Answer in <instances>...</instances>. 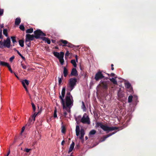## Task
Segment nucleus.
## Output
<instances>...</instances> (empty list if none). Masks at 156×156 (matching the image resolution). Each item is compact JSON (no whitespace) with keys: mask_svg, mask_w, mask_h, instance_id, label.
<instances>
[{"mask_svg":"<svg viewBox=\"0 0 156 156\" xmlns=\"http://www.w3.org/2000/svg\"><path fill=\"white\" fill-rule=\"evenodd\" d=\"M66 91V87L62 88L61 94L59 96L60 99V102L62 105L63 108L65 109L68 112H70L71 107L73 105V97L70 92H67L65 98V101L64 99Z\"/></svg>","mask_w":156,"mask_h":156,"instance_id":"1","label":"nucleus"},{"mask_svg":"<svg viewBox=\"0 0 156 156\" xmlns=\"http://www.w3.org/2000/svg\"><path fill=\"white\" fill-rule=\"evenodd\" d=\"M109 78L108 77H105L100 82V84L97 86L98 87H100L101 90L105 92L108 90V86L111 83L110 81L108 80Z\"/></svg>","mask_w":156,"mask_h":156,"instance_id":"2","label":"nucleus"},{"mask_svg":"<svg viewBox=\"0 0 156 156\" xmlns=\"http://www.w3.org/2000/svg\"><path fill=\"white\" fill-rule=\"evenodd\" d=\"M96 125L97 127L99 126L104 131H106L107 133H109V131L117 129L119 128L118 127H111L104 125L101 122H97Z\"/></svg>","mask_w":156,"mask_h":156,"instance_id":"3","label":"nucleus"},{"mask_svg":"<svg viewBox=\"0 0 156 156\" xmlns=\"http://www.w3.org/2000/svg\"><path fill=\"white\" fill-rule=\"evenodd\" d=\"M11 45V41L9 37L7 38L6 40H4L3 42L2 41H0V48H10Z\"/></svg>","mask_w":156,"mask_h":156,"instance_id":"4","label":"nucleus"},{"mask_svg":"<svg viewBox=\"0 0 156 156\" xmlns=\"http://www.w3.org/2000/svg\"><path fill=\"white\" fill-rule=\"evenodd\" d=\"M77 82V79L75 78H70L69 80L68 85L69 87L70 90H72L74 88L75 86L76 85V83Z\"/></svg>","mask_w":156,"mask_h":156,"instance_id":"5","label":"nucleus"},{"mask_svg":"<svg viewBox=\"0 0 156 156\" xmlns=\"http://www.w3.org/2000/svg\"><path fill=\"white\" fill-rule=\"evenodd\" d=\"M34 34L35 38L37 39H41V37H43L42 36H46V34L43 33L40 29L34 31Z\"/></svg>","mask_w":156,"mask_h":156,"instance_id":"6","label":"nucleus"},{"mask_svg":"<svg viewBox=\"0 0 156 156\" xmlns=\"http://www.w3.org/2000/svg\"><path fill=\"white\" fill-rule=\"evenodd\" d=\"M104 78V76L100 70L98 71L95 74L94 79L96 81H98Z\"/></svg>","mask_w":156,"mask_h":156,"instance_id":"7","label":"nucleus"},{"mask_svg":"<svg viewBox=\"0 0 156 156\" xmlns=\"http://www.w3.org/2000/svg\"><path fill=\"white\" fill-rule=\"evenodd\" d=\"M138 97L136 95H129L128 97V102L129 103L133 101L134 104H136L138 102Z\"/></svg>","mask_w":156,"mask_h":156,"instance_id":"8","label":"nucleus"},{"mask_svg":"<svg viewBox=\"0 0 156 156\" xmlns=\"http://www.w3.org/2000/svg\"><path fill=\"white\" fill-rule=\"evenodd\" d=\"M80 122H81L83 124L87 123V124H90V121L89 118L88 116L86 115V114H84L82 118H81L80 120Z\"/></svg>","mask_w":156,"mask_h":156,"instance_id":"9","label":"nucleus"},{"mask_svg":"<svg viewBox=\"0 0 156 156\" xmlns=\"http://www.w3.org/2000/svg\"><path fill=\"white\" fill-rule=\"evenodd\" d=\"M34 35L27 34L26 35L25 42L27 43L28 42H30V41L34 40Z\"/></svg>","mask_w":156,"mask_h":156,"instance_id":"10","label":"nucleus"},{"mask_svg":"<svg viewBox=\"0 0 156 156\" xmlns=\"http://www.w3.org/2000/svg\"><path fill=\"white\" fill-rule=\"evenodd\" d=\"M22 83L24 87V88L25 89L27 93H28V90L27 88V86L26 85V84L28 86L29 84V81L25 79L23 80L22 82Z\"/></svg>","mask_w":156,"mask_h":156,"instance_id":"11","label":"nucleus"},{"mask_svg":"<svg viewBox=\"0 0 156 156\" xmlns=\"http://www.w3.org/2000/svg\"><path fill=\"white\" fill-rule=\"evenodd\" d=\"M68 43V41H67L61 39L59 41L58 44L60 46L65 47L66 46Z\"/></svg>","mask_w":156,"mask_h":156,"instance_id":"12","label":"nucleus"},{"mask_svg":"<svg viewBox=\"0 0 156 156\" xmlns=\"http://www.w3.org/2000/svg\"><path fill=\"white\" fill-rule=\"evenodd\" d=\"M118 99L119 101H122L124 99V94L120 90L118 92Z\"/></svg>","mask_w":156,"mask_h":156,"instance_id":"13","label":"nucleus"},{"mask_svg":"<svg viewBox=\"0 0 156 156\" xmlns=\"http://www.w3.org/2000/svg\"><path fill=\"white\" fill-rule=\"evenodd\" d=\"M78 75V73L76 69L75 68H73L70 74V76H77Z\"/></svg>","mask_w":156,"mask_h":156,"instance_id":"14","label":"nucleus"},{"mask_svg":"<svg viewBox=\"0 0 156 156\" xmlns=\"http://www.w3.org/2000/svg\"><path fill=\"white\" fill-rule=\"evenodd\" d=\"M64 55V52H61L60 57L59 58H58V59H59V62H60L61 65H62L63 64L64 62V60L63 59Z\"/></svg>","mask_w":156,"mask_h":156,"instance_id":"15","label":"nucleus"},{"mask_svg":"<svg viewBox=\"0 0 156 156\" xmlns=\"http://www.w3.org/2000/svg\"><path fill=\"white\" fill-rule=\"evenodd\" d=\"M116 132L115 131L112 133H110L106 136H104L103 139H102L101 140V142L104 141L107 138L114 134Z\"/></svg>","mask_w":156,"mask_h":156,"instance_id":"16","label":"nucleus"},{"mask_svg":"<svg viewBox=\"0 0 156 156\" xmlns=\"http://www.w3.org/2000/svg\"><path fill=\"white\" fill-rule=\"evenodd\" d=\"M80 136L79 137V138L81 140H84V136L85 134V132L84 130L82 128L80 129Z\"/></svg>","mask_w":156,"mask_h":156,"instance_id":"17","label":"nucleus"},{"mask_svg":"<svg viewBox=\"0 0 156 156\" xmlns=\"http://www.w3.org/2000/svg\"><path fill=\"white\" fill-rule=\"evenodd\" d=\"M41 39H42L43 41L47 42L48 44H50L51 43V41L50 40L48 37H41Z\"/></svg>","mask_w":156,"mask_h":156,"instance_id":"18","label":"nucleus"},{"mask_svg":"<svg viewBox=\"0 0 156 156\" xmlns=\"http://www.w3.org/2000/svg\"><path fill=\"white\" fill-rule=\"evenodd\" d=\"M75 145L74 142H73L70 146V147L68 151V153L71 152L73 150Z\"/></svg>","mask_w":156,"mask_h":156,"instance_id":"19","label":"nucleus"},{"mask_svg":"<svg viewBox=\"0 0 156 156\" xmlns=\"http://www.w3.org/2000/svg\"><path fill=\"white\" fill-rule=\"evenodd\" d=\"M80 131L79 126L78 125H77L76 129V135L77 136H79Z\"/></svg>","mask_w":156,"mask_h":156,"instance_id":"20","label":"nucleus"},{"mask_svg":"<svg viewBox=\"0 0 156 156\" xmlns=\"http://www.w3.org/2000/svg\"><path fill=\"white\" fill-rule=\"evenodd\" d=\"M63 75L65 77H66L68 74V70L66 67L63 68Z\"/></svg>","mask_w":156,"mask_h":156,"instance_id":"21","label":"nucleus"},{"mask_svg":"<svg viewBox=\"0 0 156 156\" xmlns=\"http://www.w3.org/2000/svg\"><path fill=\"white\" fill-rule=\"evenodd\" d=\"M21 22V19L20 18H17L15 20V23L16 25H19Z\"/></svg>","mask_w":156,"mask_h":156,"instance_id":"22","label":"nucleus"},{"mask_svg":"<svg viewBox=\"0 0 156 156\" xmlns=\"http://www.w3.org/2000/svg\"><path fill=\"white\" fill-rule=\"evenodd\" d=\"M128 89H129V92H132L133 88L131 87V84L128 82H127V91H128Z\"/></svg>","mask_w":156,"mask_h":156,"instance_id":"23","label":"nucleus"},{"mask_svg":"<svg viewBox=\"0 0 156 156\" xmlns=\"http://www.w3.org/2000/svg\"><path fill=\"white\" fill-rule=\"evenodd\" d=\"M53 54L54 55L58 58L60 57V53H59V52L54 51L53 52Z\"/></svg>","mask_w":156,"mask_h":156,"instance_id":"24","label":"nucleus"},{"mask_svg":"<svg viewBox=\"0 0 156 156\" xmlns=\"http://www.w3.org/2000/svg\"><path fill=\"white\" fill-rule=\"evenodd\" d=\"M12 39V42L13 43V46H14V44L17 42L16 40V37L15 36H12L11 37Z\"/></svg>","mask_w":156,"mask_h":156,"instance_id":"25","label":"nucleus"},{"mask_svg":"<svg viewBox=\"0 0 156 156\" xmlns=\"http://www.w3.org/2000/svg\"><path fill=\"white\" fill-rule=\"evenodd\" d=\"M8 63L0 61V66H8Z\"/></svg>","mask_w":156,"mask_h":156,"instance_id":"26","label":"nucleus"},{"mask_svg":"<svg viewBox=\"0 0 156 156\" xmlns=\"http://www.w3.org/2000/svg\"><path fill=\"white\" fill-rule=\"evenodd\" d=\"M109 80L115 84H117V81L114 78H109Z\"/></svg>","mask_w":156,"mask_h":156,"instance_id":"27","label":"nucleus"},{"mask_svg":"<svg viewBox=\"0 0 156 156\" xmlns=\"http://www.w3.org/2000/svg\"><path fill=\"white\" fill-rule=\"evenodd\" d=\"M19 44L20 45L21 47H23L24 46V41L23 40H20L19 41Z\"/></svg>","mask_w":156,"mask_h":156,"instance_id":"28","label":"nucleus"},{"mask_svg":"<svg viewBox=\"0 0 156 156\" xmlns=\"http://www.w3.org/2000/svg\"><path fill=\"white\" fill-rule=\"evenodd\" d=\"M33 31V29L32 28H29L26 30V33H31Z\"/></svg>","mask_w":156,"mask_h":156,"instance_id":"29","label":"nucleus"},{"mask_svg":"<svg viewBox=\"0 0 156 156\" xmlns=\"http://www.w3.org/2000/svg\"><path fill=\"white\" fill-rule=\"evenodd\" d=\"M71 63L73 65V66L76 67V61L74 59H72L71 61Z\"/></svg>","mask_w":156,"mask_h":156,"instance_id":"30","label":"nucleus"},{"mask_svg":"<svg viewBox=\"0 0 156 156\" xmlns=\"http://www.w3.org/2000/svg\"><path fill=\"white\" fill-rule=\"evenodd\" d=\"M66 46H67L69 48H73L74 47V45L68 42V43L67 44Z\"/></svg>","mask_w":156,"mask_h":156,"instance_id":"31","label":"nucleus"},{"mask_svg":"<svg viewBox=\"0 0 156 156\" xmlns=\"http://www.w3.org/2000/svg\"><path fill=\"white\" fill-rule=\"evenodd\" d=\"M3 34L6 37H8V34L7 33V29H4L3 30Z\"/></svg>","mask_w":156,"mask_h":156,"instance_id":"32","label":"nucleus"},{"mask_svg":"<svg viewBox=\"0 0 156 156\" xmlns=\"http://www.w3.org/2000/svg\"><path fill=\"white\" fill-rule=\"evenodd\" d=\"M96 132V131L95 130L93 129L90 131L89 134L90 135H93L95 134Z\"/></svg>","mask_w":156,"mask_h":156,"instance_id":"33","label":"nucleus"},{"mask_svg":"<svg viewBox=\"0 0 156 156\" xmlns=\"http://www.w3.org/2000/svg\"><path fill=\"white\" fill-rule=\"evenodd\" d=\"M62 132L63 133H65L66 131V129L65 126H62Z\"/></svg>","mask_w":156,"mask_h":156,"instance_id":"34","label":"nucleus"},{"mask_svg":"<svg viewBox=\"0 0 156 156\" xmlns=\"http://www.w3.org/2000/svg\"><path fill=\"white\" fill-rule=\"evenodd\" d=\"M20 29L22 31H24L25 30V27L23 24H21L19 27Z\"/></svg>","mask_w":156,"mask_h":156,"instance_id":"35","label":"nucleus"},{"mask_svg":"<svg viewBox=\"0 0 156 156\" xmlns=\"http://www.w3.org/2000/svg\"><path fill=\"white\" fill-rule=\"evenodd\" d=\"M82 108L83 109V111H85L86 109V107L83 101L82 102Z\"/></svg>","mask_w":156,"mask_h":156,"instance_id":"36","label":"nucleus"},{"mask_svg":"<svg viewBox=\"0 0 156 156\" xmlns=\"http://www.w3.org/2000/svg\"><path fill=\"white\" fill-rule=\"evenodd\" d=\"M61 78H60V77H58V84L59 85H60L62 82V79H63V76H62L61 77Z\"/></svg>","mask_w":156,"mask_h":156,"instance_id":"37","label":"nucleus"},{"mask_svg":"<svg viewBox=\"0 0 156 156\" xmlns=\"http://www.w3.org/2000/svg\"><path fill=\"white\" fill-rule=\"evenodd\" d=\"M31 105L33 108V111L34 112H35L36 109L34 103H31Z\"/></svg>","mask_w":156,"mask_h":156,"instance_id":"38","label":"nucleus"},{"mask_svg":"<svg viewBox=\"0 0 156 156\" xmlns=\"http://www.w3.org/2000/svg\"><path fill=\"white\" fill-rule=\"evenodd\" d=\"M7 67L8 68L9 71L11 73H14V72H13V71H12L11 68V66H10L9 65V64H8V66H7Z\"/></svg>","mask_w":156,"mask_h":156,"instance_id":"39","label":"nucleus"},{"mask_svg":"<svg viewBox=\"0 0 156 156\" xmlns=\"http://www.w3.org/2000/svg\"><path fill=\"white\" fill-rule=\"evenodd\" d=\"M32 121V119H31V118H29V120H28V125H30V124H31L32 123H31V122Z\"/></svg>","mask_w":156,"mask_h":156,"instance_id":"40","label":"nucleus"},{"mask_svg":"<svg viewBox=\"0 0 156 156\" xmlns=\"http://www.w3.org/2000/svg\"><path fill=\"white\" fill-rule=\"evenodd\" d=\"M54 118L57 117V110L56 108L54 111Z\"/></svg>","mask_w":156,"mask_h":156,"instance_id":"41","label":"nucleus"},{"mask_svg":"<svg viewBox=\"0 0 156 156\" xmlns=\"http://www.w3.org/2000/svg\"><path fill=\"white\" fill-rule=\"evenodd\" d=\"M4 12V10L2 9H1L0 8V16H2Z\"/></svg>","mask_w":156,"mask_h":156,"instance_id":"42","label":"nucleus"},{"mask_svg":"<svg viewBox=\"0 0 156 156\" xmlns=\"http://www.w3.org/2000/svg\"><path fill=\"white\" fill-rule=\"evenodd\" d=\"M81 115H79L78 116L77 118H75V120L76 121H78V120H80V119H81Z\"/></svg>","mask_w":156,"mask_h":156,"instance_id":"43","label":"nucleus"},{"mask_svg":"<svg viewBox=\"0 0 156 156\" xmlns=\"http://www.w3.org/2000/svg\"><path fill=\"white\" fill-rule=\"evenodd\" d=\"M21 66H22V68L24 69H26L27 68V66L26 65L24 64L23 63H21Z\"/></svg>","mask_w":156,"mask_h":156,"instance_id":"44","label":"nucleus"},{"mask_svg":"<svg viewBox=\"0 0 156 156\" xmlns=\"http://www.w3.org/2000/svg\"><path fill=\"white\" fill-rule=\"evenodd\" d=\"M3 36L2 34V30H0V38L2 39L3 38Z\"/></svg>","mask_w":156,"mask_h":156,"instance_id":"45","label":"nucleus"},{"mask_svg":"<svg viewBox=\"0 0 156 156\" xmlns=\"http://www.w3.org/2000/svg\"><path fill=\"white\" fill-rule=\"evenodd\" d=\"M40 112H41L40 111H39L37 113H36V112H35L34 115H32L34 117V116H35V117L37 116V115Z\"/></svg>","mask_w":156,"mask_h":156,"instance_id":"46","label":"nucleus"},{"mask_svg":"<svg viewBox=\"0 0 156 156\" xmlns=\"http://www.w3.org/2000/svg\"><path fill=\"white\" fill-rule=\"evenodd\" d=\"M15 56H13L11 57L9 59V61L10 62H12V60L14 59Z\"/></svg>","mask_w":156,"mask_h":156,"instance_id":"47","label":"nucleus"},{"mask_svg":"<svg viewBox=\"0 0 156 156\" xmlns=\"http://www.w3.org/2000/svg\"><path fill=\"white\" fill-rule=\"evenodd\" d=\"M31 150V149H30L26 148L25 149L24 151H25L26 152L28 153Z\"/></svg>","mask_w":156,"mask_h":156,"instance_id":"48","label":"nucleus"},{"mask_svg":"<svg viewBox=\"0 0 156 156\" xmlns=\"http://www.w3.org/2000/svg\"><path fill=\"white\" fill-rule=\"evenodd\" d=\"M26 44L28 47H30L31 45L30 42V41L28 42L27 43H26Z\"/></svg>","mask_w":156,"mask_h":156,"instance_id":"49","label":"nucleus"},{"mask_svg":"<svg viewBox=\"0 0 156 156\" xmlns=\"http://www.w3.org/2000/svg\"><path fill=\"white\" fill-rule=\"evenodd\" d=\"M25 126H23L22 128L21 132V134H22V133L24 132V131L25 130Z\"/></svg>","mask_w":156,"mask_h":156,"instance_id":"50","label":"nucleus"},{"mask_svg":"<svg viewBox=\"0 0 156 156\" xmlns=\"http://www.w3.org/2000/svg\"><path fill=\"white\" fill-rule=\"evenodd\" d=\"M69 54V52L68 51H66V54H65V57L68 56Z\"/></svg>","mask_w":156,"mask_h":156,"instance_id":"51","label":"nucleus"},{"mask_svg":"<svg viewBox=\"0 0 156 156\" xmlns=\"http://www.w3.org/2000/svg\"><path fill=\"white\" fill-rule=\"evenodd\" d=\"M21 58L24 60L25 61L26 60V59L22 55H21V56H20Z\"/></svg>","mask_w":156,"mask_h":156,"instance_id":"52","label":"nucleus"},{"mask_svg":"<svg viewBox=\"0 0 156 156\" xmlns=\"http://www.w3.org/2000/svg\"><path fill=\"white\" fill-rule=\"evenodd\" d=\"M63 114H64V115L65 116H66L67 115V113L66 112H64L63 113Z\"/></svg>","mask_w":156,"mask_h":156,"instance_id":"53","label":"nucleus"},{"mask_svg":"<svg viewBox=\"0 0 156 156\" xmlns=\"http://www.w3.org/2000/svg\"><path fill=\"white\" fill-rule=\"evenodd\" d=\"M111 66L112 67H111V69L112 70H113L114 69V67H113V66H114V65L113 64H112L111 65Z\"/></svg>","mask_w":156,"mask_h":156,"instance_id":"54","label":"nucleus"},{"mask_svg":"<svg viewBox=\"0 0 156 156\" xmlns=\"http://www.w3.org/2000/svg\"><path fill=\"white\" fill-rule=\"evenodd\" d=\"M76 61L77 62H78V56L77 55H76L75 56Z\"/></svg>","mask_w":156,"mask_h":156,"instance_id":"55","label":"nucleus"},{"mask_svg":"<svg viewBox=\"0 0 156 156\" xmlns=\"http://www.w3.org/2000/svg\"><path fill=\"white\" fill-rule=\"evenodd\" d=\"M35 116H34V117L33 116L32 117V118L31 119H32V120H33V123H34V122L35 121Z\"/></svg>","mask_w":156,"mask_h":156,"instance_id":"56","label":"nucleus"},{"mask_svg":"<svg viewBox=\"0 0 156 156\" xmlns=\"http://www.w3.org/2000/svg\"><path fill=\"white\" fill-rule=\"evenodd\" d=\"M16 52H17V54H18L20 56H21V54H20V52H19V51L18 50Z\"/></svg>","mask_w":156,"mask_h":156,"instance_id":"57","label":"nucleus"},{"mask_svg":"<svg viewBox=\"0 0 156 156\" xmlns=\"http://www.w3.org/2000/svg\"><path fill=\"white\" fill-rule=\"evenodd\" d=\"M65 141L64 140H63L62 142V143H61V144L62 145H63L64 144V143H65Z\"/></svg>","mask_w":156,"mask_h":156,"instance_id":"58","label":"nucleus"},{"mask_svg":"<svg viewBox=\"0 0 156 156\" xmlns=\"http://www.w3.org/2000/svg\"><path fill=\"white\" fill-rule=\"evenodd\" d=\"M115 75V74L114 73H111V76H114Z\"/></svg>","mask_w":156,"mask_h":156,"instance_id":"59","label":"nucleus"},{"mask_svg":"<svg viewBox=\"0 0 156 156\" xmlns=\"http://www.w3.org/2000/svg\"><path fill=\"white\" fill-rule=\"evenodd\" d=\"M3 27H4V25H3V24L1 25L0 27V29L2 28Z\"/></svg>","mask_w":156,"mask_h":156,"instance_id":"60","label":"nucleus"},{"mask_svg":"<svg viewBox=\"0 0 156 156\" xmlns=\"http://www.w3.org/2000/svg\"><path fill=\"white\" fill-rule=\"evenodd\" d=\"M10 153V150H9V151L8 152V153H7V154L6 155V156H8V155H9Z\"/></svg>","mask_w":156,"mask_h":156,"instance_id":"61","label":"nucleus"},{"mask_svg":"<svg viewBox=\"0 0 156 156\" xmlns=\"http://www.w3.org/2000/svg\"><path fill=\"white\" fill-rule=\"evenodd\" d=\"M51 41H52V42L53 43H55V40H52Z\"/></svg>","mask_w":156,"mask_h":156,"instance_id":"62","label":"nucleus"},{"mask_svg":"<svg viewBox=\"0 0 156 156\" xmlns=\"http://www.w3.org/2000/svg\"><path fill=\"white\" fill-rule=\"evenodd\" d=\"M14 73V74H15V76H16V77L18 79H19V77H18V76H17V75H16V73Z\"/></svg>","mask_w":156,"mask_h":156,"instance_id":"63","label":"nucleus"},{"mask_svg":"<svg viewBox=\"0 0 156 156\" xmlns=\"http://www.w3.org/2000/svg\"><path fill=\"white\" fill-rule=\"evenodd\" d=\"M85 139L86 140H87L88 139V137L87 136H86L85 137Z\"/></svg>","mask_w":156,"mask_h":156,"instance_id":"64","label":"nucleus"}]
</instances>
